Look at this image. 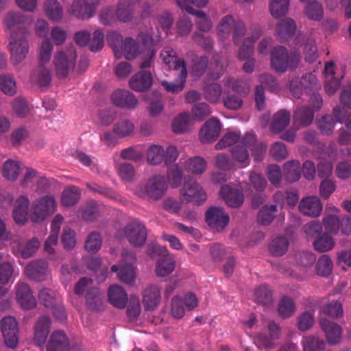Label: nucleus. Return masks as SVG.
Listing matches in <instances>:
<instances>
[{"mask_svg":"<svg viewBox=\"0 0 351 351\" xmlns=\"http://www.w3.org/2000/svg\"><path fill=\"white\" fill-rule=\"evenodd\" d=\"M229 220L228 215L221 208L211 207L206 213V223L217 231L223 230L228 224Z\"/></svg>","mask_w":351,"mask_h":351,"instance_id":"obj_15","label":"nucleus"},{"mask_svg":"<svg viewBox=\"0 0 351 351\" xmlns=\"http://www.w3.org/2000/svg\"><path fill=\"white\" fill-rule=\"evenodd\" d=\"M51 49L52 45L49 40H45L41 44L39 53L40 65L34 71L30 77L31 82L40 88L46 87L51 83V73L43 64L49 60Z\"/></svg>","mask_w":351,"mask_h":351,"instance_id":"obj_2","label":"nucleus"},{"mask_svg":"<svg viewBox=\"0 0 351 351\" xmlns=\"http://www.w3.org/2000/svg\"><path fill=\"white\" fill-rule=\"evenodd\" d=\"M220 195L230 207L237 208L243 203V193L239 190L232 189L228 185H224L221 188Z\"/></svg>","mask_w":351,"mask_h":351,"instance_id":"obj_23","label":"nucleus"},{"mask_svg":"<svg viewBox=\"0 0 351 351\" xmlns=\"http://www.w3.org/2000/svg\"><path fill=\"white\" fill-rule=\"evenodd\" d=\"M304 14L309 20L319 22L324 18V11L322 5L313 0L306 3Z\"/></svg>","mask_w":351,"mask_h":351,"instance_id":"obj_36","label":"nucleus"},{"mask_svg":"<svg viewBox=\"0 0 351 351\" xmlns=\"http://www.w3.org/2000/svg\"><path fill=\"white\" fill-rule=\"evenodd\" d=\"M314 114L315 111L310 106L298 107L293 116L294 125L298 128L309 125L313 121Z\"/></svg>","mask_w":351,"mask_h":351,"instance_id":"obj_22","label":"nucleus"},{"mask_svg":"<svg viewBox=\"0 0 351 351\" xmlns=\"http://www.w3.org/2000/svg\"><path fill=\"white\" fill-rule=\"evenodd\" d=\"M175 259L167 252L157 261L156 272L157 276L165 277L169 275L175 268Z\"/></svg>","mask_w":351,"mask_h":351,"instance_id":"obj_33","label":"nucleus"},{"mask_svg":"<svg viewBox=\"0 0 351 351\" xmlns=\"http://www.w3.org/2000/svg\"><path fill=\"white\" fill-rule=\"evenodd\" d=\"M55 71L59 78L66 77V53L63 50L58 51L53 58Z\"/></svg>","mask_w":351,"mask_h":351,"instance_id":"obj_63","label":"nucleus"},{"mask_svg":"<svg viewBox=\"0 0 351 351\" xmlns=\"http://www.w3.org/2000/svg\"><path fill=\"white\" fill-rule=\"evenodd\" d=\"M30 201L27 195H20L13 202L12 216L14 221L24 225L28 221Z\"/></svg>","mask_w":351,"mask_h":351,"instance_id":"obj_12","label":"nucleus"},{"mask_svg":"<svg viewBox=\"0 0 351 351\" xmlns=\"http://www.w3.org/2000/svg\"><path fill=\"white\" fill-rule=\"evenodd\" d=\"M134 130L133 122L129 119H123L117 122L112 128L113 132L120 138L132 135Z\"/></svg>","mask_w":351,"mask_h":351,"instance_id":"obj_42","label":"nucleus"},{"mask_svg":"<svg viewBox=\"0 0 351 351\" xmlns=\"http://www.w3.org/2000/svg\"><path fill=\"white\" fill-rule=\"evenodd\" d=\"M24 273L29 278L40 282L47 279L50 271L47 261L35 260L26 265Z\"/></svg>","mask_w":351,"mask_h":351,"instance_id":"obj_11","label":"nucleus"},{"mask_svg":"<svg viewBox=\"0 0 351 351\" xmlns=\"http://www.w3.org/2000/svg\"><path fill=\"white\" fill-rule=\"evenodd\" d=\"M190 123V115L187 112L180 113L172 123V130L176 134H182L188 131Z\"/></svg>","mask_w":351,"mask_h":351,"instance_id":"obj_57","label":"nucleus"},{"mask_svg":"<svg viewBox=\"0 0 351 351\" xmlns=\"http://www.w3.org/2000/svg\"><path fill=\"white\" fill-rule=\"evenodd\" d=\"M231 154L234 160L239 164L240 167H246L250 165L249 148L243 143V138L240 144L231 148Z\"/></svg>","mask_w":351,"mask_h":351,"instance_id":"obj_31","label":"nucleus"},{"mask_svg":"<svg viewBox=\"0 0 351 351\" xmlns=\"http://www.w3.org/2000/svg\"><path fill=\"white\" fill-rule=\"evenodd\" d=\"M296 23L291 18L281 20L276 28V34L280 41L287 40L293 36L296 31Z\"/></svg>","mask_w":351,"mask_h":351,"instance_id":"obj_30","label":"nucleus"},{"mask_svg":"<svg viewBox=\"0 0 351 351\" xmlns=\"http://www.w3.org/2000/svg\"><path fill=\"white\" fill-rule=\"evenodd\" d=\"M300 61L298 51L289 52L282 46L275 47L271 51V66L277 72L284 73L287 69H295Z\"/></svg>","mask_w":351,"mask_h":351,"instance_id":"obj_1","label":"nucleus"},{"mask_svg":"<svg viewBox=\"0 0 351 351\" xmlns=\"http://www.w3.org/2000/svg\"><path fill=\"white\" fill-rule=\"evenodd\" d=\"M285 178L289 182L298 181L301 175L300 163L298 160L287 162L283 168Z\"/></svg>","mask_w":351,"mask_h":351,"instance_id":"obj_39","label":"nucleus"},{"mask_svg":"<svg viewBox=\"0 0 351 351\" xmlns=\"http://www.w3.org/2000/svg\"><path fill=\"white\" fill-rule=\"evenodd\" d=\"M26 34L16 32H12L10 34L9 48L11 60L15 64L23 61L28 53L29 45L25 38Z\"/></svg>","mask_w":351,"mask_h":351,"instance_id":"obj_6","label":"nucleus"},{"mask_svg":"<svg viewBox=\"0 0 351 351\" xmlns=\"http://www.w3.org/2000/svg\"><path fill=\"white\" fill-rule=\"evenodd\" d=\"M167 189V184L165 178L162 176H154L144 186L140 187L139 193L143 196L157 200L162 198Z\"/></svg>","mask_w":351,"mask_h":351,"instance_id":"obj_7","label":"nucleus"},{"mask_svg":"<svg viewBox=\"0 0 351 351\" xmlns=\"http://www.w3.org/2000/svg\"><path fill=\"white\" fill-rule=\"evenodd\" d=\"M22 164L17 160L8 159L3 165L2 176L10 182H14L17 180L22 170Z\"/></svg>","mask_w":351,"mask_h":351,"instance_id":"obj_32","label":"nucleus"},{"mask_svg":"<svg viewBox=\"0 0 351 351\" xmlns=\"http://www.w3.org/2000/svg\"><path fill=\"white\" fill-rule=\"evenodd\" d=\"M333 263L327 254L322 255L315 265V271L317 275L323 277L328 276L332 270Z\"/></svg>","mask_w":351,"mask_h":351,"instance_id":"obj_46","label":"nucleus"},{"mask_svg":"<svg viewBox=\"0 0 351 351\" xmlns=\"http://www.w3.org/2000/svg\"><path fill=\"white\" fill-rule=\"evenodd\" d=\"M108 296L110 304L119 308H123L128 302V295L125 291L119 285H112L109 287Z\"/></svg>","mask_w":351,"mask_h":351,"instance_id":"obj_29","label":"nucleus"},{"mask_svg":"<svg viewBox=\"0 0 351 351\" xmlns=\"http://www.w3.org/2000/svg\"><path fill=\"white\" fill-rule=\"evenodd\" d=\"M161 299L160 289L156 285H150L143 291V303L147 311L154 310Z\"/></svg>","mask_w":351,"mask_h":351,"instance_id":"obj_26","label":"nucleus"},{"mask_svg":"<svg viewBox=\"0 0 351 351\" xmlns=\"http://www.w3.org/2000/svg\"><path fill=\"white\" fill-rule=\"evenodd\" d=\"M19 275L14 266L8 261L0 264V283L2 285L8 284L12 278Z\"/></svg>","mask_w":351,"mask_h":351,"instance_id":"obj_55","label":"nucleus"},{"mask_svg":"<svg viewBox=\"0 0 351 351\" xmlns=\"http://www.w3.org/2000/svg\"><path fill=\"white\" fill-rule=\"evenodd\" d=\"M112 103L119 107L134 108L138 104L135 95L126 90H117L111 95Z\"/></svg>","mask_w":351,"mask_h":351,"instance_id":"obj_21","label":"nucleus"},{"mask_svg":"<svg viewBox=\"0 0 351 351\" xmlns=\"http://www.w3.org/2000/svg\"><path fill=\"white\" fill-rule=\"evenodd\" d=\"M187 12L196 16L195 24L199 31L208 32L211 29L213 23L204 12L187 8Z\"/></svg>","mask_w":351,"mask_h":351,"instance_id":"obj_37","label":"nucleus"},{"mask_svg":"<svg viewBox=\"0 0 351 351\" xmlns=\"http://www.w3.org/2000/svg\"><path fill=\"white\" fill-rule=\"evenodd\" d=\"M123 231L130 245L135 247L144 245L147 237V229L144 224L138 221H133L125 226Z\"/></svg>","mask_w":351,"mask_h":351,"instance_id":"obj_8","label":"nucleus"},{"mask_svg":"<svg viewBox=\"0 0 351 351\" xmlns=\"http://www.w3.org/2000/svg\"><path fill=\"white\" fill-rule=\"evenodd\" d=\"M101 237L98 232H93L88 234L85 241V248L92 253L97 252L101 246Z\"/></svg>","mask_w":351,"mask_h":351,"instance_id":"obj_64","label":"nucleus"},{"mask_svg":"<svg viewBox=\"0 0 351 351\" xmlns=\"http://www.w3.org/2000/svg\"><path fill=\"white\" fill-rule=\"evenodd\" d=\"M140 51L138 44L131 37H127L124 39V44L123 48V55L127 60H132L135 58Z\"/></svg>","mask_w":351,"mask_h":351,"instance_id":"obj_56","label":"nucleus"},{"mask_svg":"<svg viewBox=\"0 0 351 351\" xmlns=\"http://www.w3.org/2000/svg\"><path fill=\"white\" fill-rule=\"evenodd\" d=\"M289 241L285 237L274 239L269 245L270 252L276 256H282L288 250Z\"/></svg>","mask_w":351,"mask_h":351,"instance_id":"obj_52","label":"nucleus"},{"mask_svg":"<svg viewBox=\"0 0 351 351\" xmlns=\"http://www.w3.org/2000/svg\"><path fill=\"white\" fill-rule=\"evenodd\" d=\"M320 311L325 315L333 319L341 317L343 313L342 304L337 300H332L327 304H323L320 308Z\"/></svg>","mask_w":351,"mask_h":351,"instance_id":"obj_48","label":"nucleus"},{"mask_svg":"<svg viewBox=\"0 0 351 351\" xmlns=\"http://www.w3.org/2000/svg\"><path fill=\"white\" fill-rule=\"evenodd\" d=\"M243 142L251 150L254 161L260 162L263 160L267 147L264 143H257L254 134L247 133L243 138Z\"/></svg>","mask_w":351,"mask_h":351,"instance_id":"obj_24","label":"nucleus"},{"mask_svg":"<svg viewBox=\"0 0 351 351\" xmlns=\"http://www.w3.org/2000/svg\"><path fill=\"white\" fill-rule=\"evenodd\" d=\"M185 169L194 174H202L206 169V160L199 156L189 158L184 162Z\"/></svg>","mask_w":351,"mask_h":351,"instance_id":"obj_40","label":"nucleus"},{"mask_svg":"<svg viewBox=\"0 0 351 351\" xmlns=\"http://www.w3.org/2000/svg\"><path fill=\"white\" fill-rule=\"evenodd\" d=\"M0 90L9 96H12L16 93V84L12 75H0Z\"/></svg>","mask_w":351,"mask_h":351,"instance_id":"obj_53","label":"nucleus"},{"mask_svg":"<svg viewBox=\"0 0 351 351\" xmlns=\"http://www.w3.org/2000/svg\"><path fill=\"white\" fill-rule=\"evenodd\" d=\"M256 302L264 306H270L273 304V293L266 285H261L254 292Z\"/></svg>","mask_w":351,"mask_h":351,"instance_id":"obj_44","label":"nucleus"},{"mask_svg":"<svg viewBox=\"0 0 351 351\" xmlns=\"http://www.w3.org/2000/svg\"><path fill=\"white\" fill-rule=\"evenodd\" d=\"M44 8L47 15L54 21H60L62 17L63 10L60 3L56 0H47Z\"/></svg>","mask_w":351,"mask_h":351,"instance_id":"obj_50","label":"nucleus"},{"mask_svg":"<svg viewBox=\"0 0 351 351\" xmlns=\"http://www.w3.org/2000/svg\"><path fill=\"white\" fill-rule=\"evenodd\" d=\"M38 300L40 303L47 308H51L54 316L58 319L61 318L64 313V306L62 301L60 302L56 293L47 288L43 289L38 293Z\"/></svg>","mask_w":351,"mask_h":351,"instance_id":"obj_10","label":"nucleus"},{"mask_svg":"<svg viewBox=\"0 0 351 351\" xmlns=\"http://www.w3.org/2000/svg\"><path fill=\"white\" fill-rule=\"evenodd\" d=\"M178 78L174 82H168L163 81L162 85L166 90L173 93L181 92L185 87L186 80L188 76L186 68H184L182 71H178Z\"/></svg>","mask_w":351,"mask_h":351,"instance_id":"obj_38","label":"nucleus"},{"mask_svg":"<svg viewBox=\"0 0 351 351\" xmlns=\"http://www.w3.org/2000/svg\"><path fill=\"white\" fill-rule=\"evenodd\" d=\"M221 132V123L219 119L211 118L201 128L199 138L204 143L217 140Z\"/></svg>","mask_w":351,"mask_h":351,"instance_id":"obj_18","label":"nucleus"},{"mask_svg":"<svg viewBox=\"0 0 351 351\" xmlns=\"http://www.w3.org/2000/svg\"><path fill=\"white\" fill-rule=\"evenodd\" d=\"M55 198L51 195H45L36 199L32 204L30 219L33 222L45 221L56 210Z\"/></svg>","mask_w":351,"mask_h":351,"instance_id":"obj_4","label":"nucleus"},{"mask_svg":"<svg viewBox=\"0 0 351 351\" xmlns=\"http://www.w3.org/2000/svg\"><path fill=\"white\" fill-rule=\"evenodd\" d=\"M100 0H75L71 6V10L77 18L80 19H89L95 14Z\"/></svg>","mask_w":351,"mask_h":351,"instance_id":"obj_14","label":"nucleus"},{"mask_svg":"<svg viewBox=\"0 0 351 351\" xmlns=\"http://www.w3.org/2000/svg\"><path fill=\"white\" fill-rule=\"evenodd\" d=\"M86 300L89 307L95 311L104 310V302L99 295L97 288L88 290L85 295Z\"/></svg>","mask_w":351,"mask_h":351,"instance_id":"obj_49","label":"nucleus"},{"mask_svg":"<svg viewBox=\"0 0 351 351\" xmlns=\"http://www.w3.org/2000/svg\"><path fill=\"white\" fill-rule=\"evenodd\" d=\"M319 323L330 345H337L340 343L342 328L338 324L326 318H320Z\"/></svg>","mask_w":351,"mask_h":351,"instance_id":"obj_17","label":"nucleus"},{"mask_svg":"<svg viewBox=\"0 0 351 351\" xmlns=\"http://www.w3.org/2000/svg\"><path fill=\"white\" fill-rule=\"evenodd\" d=\"M317 125L322 134L330 136L334 132L335 121L332 115L326 114L317 121Z\"/></svg>","mask_w":351,"mask_h":351,"instance_id":"obj_54","label":"nucleus"},{"mask_svg":"<svg viewBox=\"0 0 351 351\" xmlns=\"http://www.w3.org/2000/svg\"><path fill=\"white\" fill-rule=\"evenodd\" d=\"M207 199V195L201 185L191 176L184 178L180 191V200L183 203L193 202L201 205Z\"/></svg>","mask_w":351,"mask_h":351,"instance_id":"obj_3","label":"nucleus"},{"mask_svg":"<svg viewBox=\"0 0 351 351\" xmlns=\"http://www.w3.org/2000/svg\"><path fill=\"white\" fill-rule=\"evenodd\" d=\"M335 245L332 237L326 233L322 234L313 242L315 249L319 252H325L330 250Z\"/></svg>","mask_w":351,"mask_h":351,"instance_id":"obj_60","label":"nucleus"},{"mask_svg":"<svg viewBox=\"0 0 351 351\" xmlns=\"http://www.w3.org/2000/svg\"><path fill=\"white\" fill-rule=\"evenodd\" d=\"M225 86L241 95H246L250 91L249 85L243 80L228 78L225 82Z\"/></svg>","mask_w":351,"mask_h":351,"instance_id":"obj_62","label":"nucleus"},{"mask_svg":"<svg viewBox=\"0 0 351 351\" xmlns=\"http://www.w3.org/2000/svg\"><path fill=\"white\" fill-rule=\"evenodd\" d=\"M15 297L19 304L25 309H31L36 305V300L29 286L23 282H18L14 287Z\"/></svg>","mask_w":351,"mask_h":351,"instance_id":"obj_13","label":"nucleus"},{"mask_svg":"<svg viewBox=\"0 0 351 351\" xmlns=\"http://www.w3.org/2000/svg\"><path fill=\"white\" fill-rule=\"evenodd\" d=\"M47 351H66V332L62 329L51 332L46 346Z\"/></svg>","mask_w":351,"mask_h":351,"instance_id":"obj_28","label":"nucleus"},{"mask_svg":"<svg viewBox=\"0 0 351 351\" xmlns=\"http://www.w3.org/2000/svg\"><path fill=\"white\" fill-rule=\"evenodd\" d=\"M51 326V321L49 317H40L36 326L34 331V342L38 346H44Z\"/></svg>","mask_w":351,"mask_h":351,"instance_id":"obj_27","label":"nucleus"},{"mask_svg":"<svg viewBox=\"0 0 351 351\" xmlns=\"http://www.w3.org/2000/svg\"><path fill=\"white\" fill-rule=\"evenodd\" d=\"M202 89L205 99L213 104L219 102L222 93V88L219 84H206Z\"/></svg>","mask_w":351,"mask_h":351,"instance_id":"obj_43","label":"nucleus"},{"mask_svg":"<svg viewBox=\"0 0 351 351\" xmlns=\"http://www.w3.org/2000/svg\"><path fill=\"white\" fill-rule=\"evenodd\" d=\"M236 20L231 15L223 16L217 27V32L220 39L228 38L234 27Z\"/></svg>","mask_w":351,"mask_h":351,"instance_id":"obj_41","label":"nucleus"},{"mask_svg":"<svg viewBox=\"0 0 351 351\" xmlns=\"http://www.w3.org/2000/svg\"><path fill=\"white\" fill-rule=\"evenodd\" d=\"M107 42L112 48L116 58H120L122 57L124 44L122 36L116 32H110L107 36Z\"/></svg>","mask_w":351,"mask_h":351,"instance_id":"obj_47","label":"nucleus"},{"mask_svg":"<svg viewBox=\"0 0 351 351\" xmlns=\"http://www.w3.org/2000/svg\"><path fill=\"white\" fill-rule=\"evenodd\" d=\"M165 150L162 146L153 145L147 150V159L149 164L156 165L164 159Z\"/></svg>","mask_w":351,"mask_h":351,"instance_id":"obj_61","label":"nucleus"},{"mask_svg":"<svg viewBox=\"0 0 351 351\" xmlns=\"http://www.w3.org/2000/svg\"><path fill=\"white\" fill-rule=\"evenodd\" d=\"M160 56L169 69L179 71H182L184 68H186L184 60L179 58L176 52L171 47H165L161 51Z\"/></svg>","mask_w":351,"mask_h":351,"instance_id":"obj_20","label":"nucleus"},{"mask_svg":"<svg viewBox=\"0 0 351 351\" xmlns=\"http://www.w3.org/2000/svg\"><path fill=\"white\" fill-rule=\"evenodd\" d=\"M295 310V305L293 300L287 296H283L278 305V314L282 318L291 317Z\"/></svg>","mask_w":351,"mask_h":351,"instance_id":"obj_58","label":"nucleus"},{"mask_svg":"<svg viewBox=\"0 0 351 351\" xmlns=\"http://www.w3.org/2000/svg\"><path fill=\"white\" fill-rule=\"evenodd\" d=\"M118 22L128 23L132 21L134 17V6L128 1H120L115 10Z\"/></svg>","mask_w":351,"mask_h":351,"instance_id":"obj_34","label":"nucleus"},{"mask_svg":"<svg viewBox=\"0 0 351 351\" xmlns=\"http://www.w3.org/2000/svg\"><path fill=\"white\" fill-rule=\"evenodd\" d=\"M152 75L149 71H139L130 80V88L137 92H142L149 88L152 84Z\"/></svg>","mask_w":351,"mask_h":351,"instance_id":"obj_25","label":"nucleus"},{"mask_svg":"<svg viewBox=\"0 0 351 351\" xmlns=\"http://www.w3.org/2000/svg\"><path fill=\"white\" fill-rule=\"evenodd\" d=\"M10 246L14 254L28 258L38 250L40 241L35 237L27 240L19 235H13L10 237Z\"/></svg>","mask_w":351,"mask_h":351,"instance_id":"obj_5","label":"nucleus"},{"mask_svg":"<svg viewBox=\"0 0 351 351\" xmlns=\"http://www.w3.org/2000/svg\"><path fill=\"white\" fill-rule=\"evenodd\" d=\"M291 114L286 110H280L274 114L271 125V130L274 132L283 131L289 125Z\"/></svg>","mask_w":351,"mask_h":351,"instance_id":"obj_35","label":"nucleus"},{"mask_svg":"<svg viewBox=\"0 0 351 351\" xmlns=\"http://www.w3.org/2000/svg\"><path fill=\"white\" fill-rule=\"evenodd\" d=\"M299 210L306 216L317 217L322 211V204L315 196L306 197L299 203Z\"/></svg>","mask_w":351,"mask_h":351,"instance_id":"obj_19","label":"nucleus"},{"mask_svg":"<svg viewBox=\"0 0 351 351\" xmlns=\"http://www.w3.org/2000/svg\"><path fill=\"white\" fill-rule=\"evenodd\" d=\"M289 0H271L269 10L274 18L285 15L289 10Z\"/></svg>","mask_w":351,"mask_h":351,"instance_id":"obj_59","label":"nucleus"},{"mask_svg":"<svg viewBox=\"0 0 351 351\" xmlns=\"http://www.w3.org/2000/svg\"><path fill=\"white\" fill-rule=\"evenodd\" d=\"M32 23L31 17L25 16L19 12H8L4 16L3 23L6 29L12 32L18 29L19 34H27V29L23 26Z\"/></svg>","mask_w":351,"mask_h":351,"instance_id":"obj_9","label":"nucleus"},{"mask_svg":"<svg viewBox=\"0 0 351 351\" xmlns=\"http://www.w3.org/2000/svg\"><path fill=\"white\" fill-rule=\"evenodd\" d=\"M302 344L304 351H323L325 348L324 341L313 335L304 337Z\"/></svg>","mask_w":351,"mask_h":351,"instance_id":"obj_51","label":"nucleus"},{"mask_svg":"<svg viewBox=\"0 0 351 351\" xmlns=\"http://www.w3.org/2000/svg\"><path fill=\"white\" fill-rule=\"evenodd\" d=\"M1 330L5 344L14 348L18 344V324L12 317H5L1 321Z\"/></svg>","mask_w":351,"mask_h":351,"instance_id":"obj_16","label":"nucleus"},{"mask_svg":"<svg viewBox=\"0 0 351 351\" xmlns=\"http://www.w3.org/2000/svg\"><path fill=\"white\" fill-rule=\"evenodd\" d=\"M277 212V206L275 204L270 206L265 205L259 210L257 221L262 225H269L271 223L276 217Z\"/></svg>","mask_w":351,"mask_h":351,"instance_id":"obj_45","label":"nucleus"}]
</instances>
